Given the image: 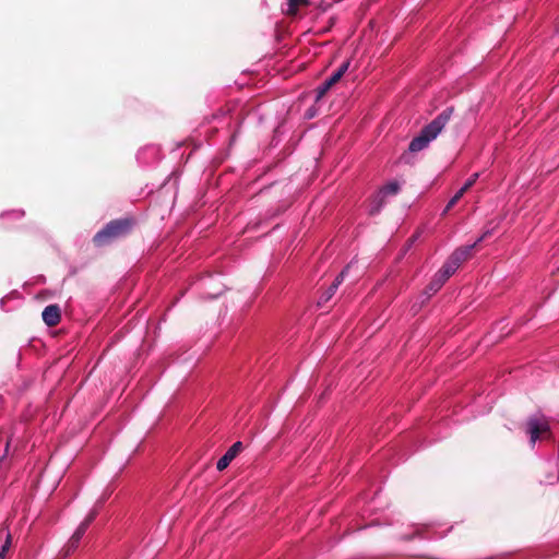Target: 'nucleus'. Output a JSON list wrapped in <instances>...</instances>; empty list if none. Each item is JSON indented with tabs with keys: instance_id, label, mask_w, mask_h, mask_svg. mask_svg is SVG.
<instances>
[{
	"instance_id": "1",
	"label": "nucleus",
	"mask_w": 559,
	"mask_h": 559,
	"mask_svg": "<svg viewBox=\"0 0 559 559\" xmlns=\"http://www.w3.org/2000/svg\"><path fill=\"white\" fill-rule=\"evenodd\" d=\"M135 224V218L131 216L112 219L94 235L93 243L99 248L108 246L130 235Z\"/></svg>"
},
{
	"instance_id": "2",
	"label": "nucleus",
	"mask_w": 559,
	"mask_h": 559,
	"mask_svg": "<svg viewBox=\"0 0 559 559\" xmlns=\"http://www.w3.org/2000/svg\"><path fill=\"white\" fill-rule=\"evenodd\" d=\"M452 111V108L444 109L429 124L424 127L420 133L411 141L408 145L409 152L417 153L426 148L449 122Z\"/></svg>"
},
{
	"instance_id": "3",
	"label": "nucleus",
	"mask_w": 559,
	"mask_h": 559,
	"mask_svg": "<svg viewBox=\"0 0 559 559\" xmlns=\"http://www.w3.org/2000/svg\"><path fill=\"white\" fill-rule=\"evenodd\" d=\"M526 433L530 441L535 444L537 440L549 438L550 426L548 419L543 415H533L526 421Z\"/></svg>"
},
{
	"instance_id": "4",
	"label": "nucleus",
	"mask_w": 559,
	"mask_h": 559,
	"mask_svg": "<svg viewBox=\"0 0 559 559\" xmlns=\"http://www.w3.org/2000/svg\"><path fill=\"white\" fill-rule=\"evenodd\" d=\"M350 64L349 60L344 61L337 70H335L330 78H328L323 83H321L316 88V102H319L322 97L326 95V93L343 78L346 73Z\"/></svg>"
},
{
	"instance_id": "5",
	"label": "nucleus",
	"mask_w": 559,
	"mask_h": 559,
	"mask_svg": "<svg viewBox=\"0 0 559 559\" xmlns=\"http://www.w3.org/2000/svg\"><path fill=\"white\" fill-rule=\"evenodd\" d=\"M355 265L354 262H350L334 280V282L331 284V286L321 295L319 298L318 305L322 306L326 304L331 298L335 295L338 286L343 282L345 275L348 273L350 269H353Z\"/></svg>"
},
{
	"instance_id": "6",
	"label": "nucleus",
	"mask_w": 559,
	"mask_h": 559,
	"mask_svg": "<svg viewBox=\"0 0 559 559\" xmlns=\"http://www.w3.org/2000/svg\"><path fill=\"white\" fill-rule=\"evenodd\" d=\"M242 442H235L226 453L217 461L216 468L222 472L228 467L230 462L242 451Z\"/></svg>"
},
{
	"instance_id": "7",
	"label": "nucleus",
	"mask_w": 559,
	"mask_h": 559,
	"mask_svg": "<svg viewBox=\"0 0 559 559\" xmlns=\"http://www.w3.org/2000/svg\"><path fill=\"white\" fill-rule=\"evenodd\" d=\"M486 235H487V233H484L483 236L477 241H475L473 245H471V246H465V247H461V248L456 249L450 255L449 259H451L453 262H455L457 264V266L460 267L461 264L471 257V251L477 246V243L479 241H481L484 239V237Z\"/></svg>"
},
{
	"instance_id": "8",
	"label": "nucleus",
	"mask_w": 559,
	"mask_h": 559,
	"mask_svg": "<svg viewBox=\"0 0 559 559\" xmlns=\"http://www.w3.org/2000/svg\"><path fill=\"white\" fill-rule=\"evenodd\" d=\"M41 317H43V320L44 322L52 328V326H56L57 324H59L60 320H61V310H60V307L58 305H49L47 306L43 313H41Z\"/></svg>"
},
{
	"instance_id": "9",
	"label": "nucleus",
	"mask_w": 559,
	"mask_h": 559,
	"mask_svg": "<svg viewBox=\"0 0 559 559\" xmlns=\"http://www.w3.org/2000/svg\"><path fill=\"white\" fill-rule=\"evenodd\" d=\"M96 515H97V512L95 510L90 512V514L84 519V521L79 525V527L75 530V532L71 536L74 539V542L80 543L81 538L85 534L90 524L95 520Z\"/></svg>"
},
{
	"instance_id": "10",
	"label": "nucleus",
	"mask_w": 559,
	"mask_h": 559,
	"mask_svg": "<svg viewBox=\"0 0 559 559\" xmlns=\"http://www.w3.org/2000/svg\"><path fill=\"white\" fill-rule=\"evenodd\" d=\"M457 264L448 259L443 266L436 273L444 283L456 272Z\"/></svg>"
},
{
	"instance_id": "11",
	"label": "nucleus",
	"mask_w": 559,
	"mask_h": 559,
	"mask_svg": "<svg viewBox=\"0 0 559 559\" xmlns=\"http://www.w3.org/2000/svg\"><path fill=\"white\" fill-rule=\"evenodd\" d=\"M457 264L448 259L443 266L436 273L444 283L456 272Z\"/></svg>"
},
{
	"instance_id": "12",
	"label": "nucleus",
	"mask_w": 559,
	"mask_h": 559,
	"mask_svg": "<svg viewBox=\"0 0 559 559\" xmlns=\"http://www.w3.org/2000/svg\"><path fill=\"white\" fill-rule=\"evenodd\" d=\"M386 197L378 191L370 200V209L369 214L370 215H377L382 210L383 205L385 204Z\"/></svg>"
},
{
	"instance_id": "13",
	"label": "nucleus",
	"mask_w": 559,
	"mask_h": 559,
	"mask_svg": "<svg viewBox=\"0 0 559 559\" xmlns=\"http://www.w3.org/2000/svg\"><path fill=\"white\" fill-rule=\"evenodd\" d=\"M443 284L444 282L437 274H435L433 278L425 290L427 298H430L432 295H435L443 286Z\"/></svg>"
},
{
	"instance_id": "14",
	"label": "nucleus",
	"mask_w": 559,
	"mask_h": 559,
	"mask_svg": "<svg viewBox=\"0 0 559 559\" xmlns=\"http://www.w3.org/2000/svg\"><path fill=\"white\" fill-rule=\"evenodd\" d=\"M287 15H296L300 7H307L309 4V0H287Z\"/></svg>"
},
{
	"instance_id": "15",
	"label": "nucleus",
	"mask_w": 559,
	"mask_h": 559,
	"mask_svg": "<svg viewBox=\"0 0 559 559\" xmlns=\"http://www.w3.org/2000/svg\"><path fill=\"white\" fill-rule=\"evenodd\" d=\"M400 185L396 181H391L388 185L383 186L379 191L383 193L385 197L388 195H396L400 192Z\"/></svg>"
},
{
	"instance_id": "16",
	"label": "nucleus",
	"mask_w": 559,
	"mask_h": 559,
	"mask_svg": "<svg viewBox=\"0 0 559 559\" xmlns=\"http://www.w3.org/2000/svg\"><path fill=\"white\" fill-rule=\"evenodd\" d=\"M79 544V542H74V539L71 537L61 550L59 559H66L68 556H70L78 548Z\"/></svg>"
},
{
	"instance_id": "17",
	"label": "nucleus",
	"mask_w": 559,
	"mask_h": 559,
	"mask_svg": "<svg viewBox=\"0 0 559 559\" xmlns=\"http://www.w3.org/2000/svg\"><path fill=\"white\" fill-rule=\"evenodd\" d=\"M466 193V191H463V188H461L451 199L450 201L448 202L442 215H444L445 213H448L461 199L462 197Z\"/></svg>"
},
{
	"instance_id": "18",
	"label": "nucleus",
	"mask_w": 559,
	"mask_h": 559,
	"mask_svg": "<svg viewBox=\"0 0 559 559\" xmlns=\"http://www.w3.org/2000/svg\"><path fill=\"white\" fill-rule=\"evenodd\" d=\"M11 540H12L11 535H10V533H8L7 537H5V542L1 546V549H0V559H5L7 552L9 551V549L11 547Z\"/></svg>"
},
{
	"instance_id": "19",
	"label": "nucleus",
	"mask_w": 559,
	"mask_h": 559,
	"mask_svg": "<svg viewBox=\"0 0 559 559\" xmlns=\"http://www.w3.org/2000/svg\"><path fill=\"white\" fill-rule=\"evenodd\" d=\"M479 174L478 173H475L473 174L468 179L467 181L463 185V191H467L469 190L473 185L476 182L477 178H478Z\"/></svg>"
},
{
	"instance_id": "20",
	"label": "nucleus",
	"mask_w": 559,
	"mask_h": 559,
	"mask_svg": "<svg viewBox=\"0 0 559 559\" xmlns=\"http://www.w3.org/2000/svg\"><path fill=\"white\" fill-rule=\"evenodd\" d=\"M9 441L7 440L5 441V449H4V453L3 455L0 457V472L3 469V468H7L8 467V464L5 463V456H7V453H8V450H9Z\"/></svg>"
}]
</instances>
